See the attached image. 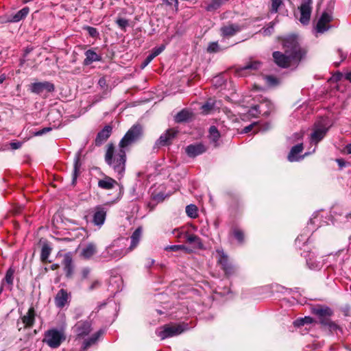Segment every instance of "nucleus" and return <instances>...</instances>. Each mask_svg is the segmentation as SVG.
Wrapping results in <instances>:
<instances>
[{"instance_id": "nucleus-5", "label": "nucleus", "mask_w": 351, "mask_h": 351, "mask_svg": "<svg viewBox=\"0 0 351 351\" xmlns=\"http://www.w3.org/2000/svg\"><path fill=\"white\" fill-rule=\"evenodd\" d=\"M330 126L325 118H321L315 122L313 132L311 134V141L315 144L321 141L328 131Z\"/></svg>"}, {"instance_id": "nucleus-56", "label": "nucleus", "mask_w": 351, "mask_h": 351, "mask_svg": "<svg viewBox=\"0 0 351 351\" xmlns=\"http://www.w3.org/2000/svg\"><path fill=\"white\" fill-rule=\"evenodd\" d=\"M52 130V128L51 127H45L37 132H35L34 135L35 136H42L43 134H45L46 133L50 132Z\"/></svg>"}, {"instance_id": "nucleus-9", "label": "nucleus", "mask_w": 351, "mask_h": 351, "mask_svg": "<svg viewBox=\"0 0 351 351\" xmlns=\"http://www.w3.org/2000/svg\"><path fill=\"white\" fill-rule=\"evenodd\" d=\"M187 328V324H166L158 331V336L165 339L180 335Z\"/></svg>"}, {"instance_id": "nucleus-19", "label": "nucleus", "mask_w": 351, "mask_h": 351, "mask_svg": "<svg viewBox=\"0 0 351 351\" xmlns=\"http://www.w3.org/2000/svg\"><path fill=\"white\" fill-rule=\"evenodd\" d=\"M71 295L66 289L59 290L54 298V303L57 308L62 309L70 302Z\"/></svg>"}, {"instance_id": "nucleus-54", "label": "nucleus", "mask_w": 351, "mask_h": 351, "mask_svg": "<svg viewBox=\"0 0 351 351\" xmlns=\"http://www.w3.org/2000/svg\"><path fill=\"white\" fill-rule=\"evenodd\" d=\"M183 248V245H168L165 247V250L166 251H171V252H177L181 249Z\"/></svg>"}, {"instance_id": "nucleus-60", "label": "nucleus", "mask_w": 351, "mask_h": 351, "mask_svg": "<svg viewBox=\"0 0 351 351\" xmlns=\"http://www.w3.org/2000/svg\"><path fill=\"white\" fill-rule=\"evenodd\" d=\"M100 285H101L100 281H99L98 280H95L91 283L88 289H89V291H93V290L99 287Z\"/></svg>"}, {"instance_id": "nucleus-34", "label": "nucleus", "mask_w": 351, "mask_h": 351, "mask_svg": "<svg viewBox=\"0 0 351 351\" xmlns=\"http://www.w3.org/2000/svg\"><path fill=\"white\" fill-rule=\"evenodd\" d=\"M129 251L128 249H118L115 250H112V249L110 247L106 248V253L110 255L111 258L114 259H119L123 257Z\"/></svg>"}, {"instance_id": "nucleus-59", "label": "nucleus", "mask_w": 351, "mask_h": 351, "mask_svg": "<svg viewBox=\"0 0 351 351\" xmlns=\"http://www.w3.org/2000/svg\"><path fill=\"white\" fill-rule=\"evenodd\" d=\"M154 58L153 56H151V54L149 53L147 57L144 60V61L143 62L142 64H141V67L142 68H144L147 65H148L151 62L152 60L154 59Z\"/></svg>"}, {"instance_id": "nucleus-37", "label": "nucleus", "mask_w": 351, "mask_h": 351, "mask_svg": "<svg viewBox=\"0 0 351 351\" xmlns=\"http://www.w3.org/2000/svg\"><path fill=\"white\" fill-rule=\"evenodd\" d=\"M228 0H212L211 2L207 5L206 10L213 11L219 8L221 5L226 3Z\"/></svg>"}, {"instance_id": "nucleus-13", "label": "nucleus", "mask_w": 351, "mask_h": 351, "mask_svg": "<svg viewBox=\"0 0 351 351\" xmlns=\"http://www.w3.org/2000/svg\"><path fill=\"white\" fill-rule=\"evenodd\" d=\"M216 252L219 254L217 263L221 266V269L227 276L232 275L234 273V268L229 261L228 256L222 249H217Z\"/></svg>"}, {"instance_id": "nucleus-62", "label": "nucleus", "mask_w": 351, "mask_h": 351, "mask_svg": "<svg viewBox=\"0 0 351 351\" xmlns=\"http://www.w3.org/2000/svg\"><path fill=\"white\" fill-rule=\"evenodd\" d=\"M306 239L305 237H304L303 235H300L298 236L295 241V245L299 247H300V244L301 243L303 242V241H304Z\"/></svg>"}, {"instance_id": "nucleus-42", "label": "nucleus", "mask_w": 351, "mask_h": 351, "mask_svg": "<svg viewBox=\"0 0 351 351\" xmlns=\"http://www.w3.org/2000/svg\"><path fill=\"white\" fill-rule=\"evenodd\" d=\"M209 136L212 141L217 142L219 137L220 133L215 126H210L209 128Z\"/></svg>"}, {"instance_id": "nucleus-35", "label": "nucleus", "mask_w": 351, "mask_h": 351, "mask_svg": "<svg viewBox=\"0 0 351 351\" xmlns=\"http://www.w3.org/2000/svg\"><path fill=\"white\" fill-rule=\"evenodd\" d=\"M321 325L324 328H327L330 333L337 330H342L341 328L335 322L332 321L330 318L326 321L323 320Z\"/></svg>"}, {"instance_id": "nucleus-50", "label": "nucleus", "mask_w": 351, "mask_h": 351, "mask_svg": "<svg viewBox=\"0 0 351 351\" xmlns=\"http://www.w3.org/2000/svg\"><path fill=\"white\" fill-rule=\"evenodd\" d=\"M265 79L269 85L276 86L278 84V78L273 75H266Z\"/></svg>"}, {"instance_id": "nucleus-47", "label": "nucleus", "mask_w": 351, "mask_h": 351, "mask_svg": "<svg viewBox=\"0 0 351 351\" xmlns=\"http://www.w3.org/2000/svg\"><path fill=\"white\" fill-rule=\"evenodd\" d=\"M274 22H270L267 27L263 28V34L265 36H270L274 32Z\"/></svg>"}, {"instance_id": "nucleus-23", "label": "nucleus", "mask_w": 351, "mask_h": 351, "mask_svg": "<svg viewBox=\"0 0 351 351\" xmlns=\"http://www.w3.org/2000/svg\"><path fill=\"white\" fill-rule=\"evenodd\" d=\"M241 30V27L239 24L230 23L223 25L220 28V34L223 38H230L234 36Z\"/></svg>"}, {"instance_id": "nucleus-4", "label": "nucleus", "mask_w": 351, "mask_h": 351, "mask_svg": "<svg viewBox=\"0 0 351 351\" xmlns=\"http://www.w3.org/2000/svg\"><path fill=\"white\" fill-rule=\"evenodd\" d=\"M66 339V336L63 328L60 329L53 328L45 332L43 342L51 348L56 349L59 348Z\"/></svg>"}, {"instance_id": "nucleus-7", "label": "nucleus", "mask_w": 351, "mask_h": 351, "mask_svg": "<svg viewBox=\"0 0 351 351\" xmlns=\"http://www.w3.org/2000/svg\"><path fill=\"white\" fill-rule=\"evenodd\" d=\"M28 90L34 94L47 97L49 93L55 90V85L49 81L36 82L28 86Z\"/></svg>"}, {"instance_id": "nucleus-11", "label": "nucleus", "mask_w": 351, "mask_h": 351, "mask_svg": "<svg viewBox=\"0 0 351 351\" xmlns=\"http://www.w3.org/2000/svg\"><path fill=\"white\" fill-rule=\"evenodd\" d=\"M76 339H83L92 330V322L90 320L78 321L73 327Z\"/></svg>"}, {"instance_id": "nucleus-20", "label": "nucleus", "mask_w": 351, "mask_h": 351, "mask_svg": "<svg viewBox=\"0 0 351 351\" xmlns=\"http://www.w3.org/2000/svg\"><path fill=\"white\" fill-rule=\"evenodd\" d=\"M263 63L258 60H250L245 64L243 66L238 69L237 72L240 75H247L252 73L262 66Z\"/></svg>"}, {"instance_id": "nucleus-63", "label": "nucleus", "mask_w": 351, "mask_h": 351, "mask_svg": "<svg viewBox=\"0 0 351 351\" xmlns=\"http://www.w3.org/2000/svg\"><path fill=\"white\" fill-rule=\"evenodd\" d=\"M336 162L341 169L346 167L348 164L343 158H337Z\"/></svg>"}, {"instance_id": "nucleus-39", "label": "nucleus", "mask_w": 351, "mask_h": 351, "mask_svg": "<svg viewBox=\"0 0 351 351\" xmlns=\"http://www.w3.org/2000/svg\"><path fill=\"white\" fill-rule=\"evenodd\" d=\"M186 213L189 217L192 219L197 218L198 217L197 207L195 204H192L186 206Z\"/></svg>"}, {"instance_id": "nucleus-40", "label": "nucleus", "mask_w": 351, "mask_h": 351, "mask_svg": "<svg viewBox=\"0 0 351 351\" xmlns=\"http://www.w3.org/2000/svg\"><path fill=\"white\" fill-rule=\"evenodd\" d=\"M232 234L233 237L237 240L238 243L240 244H243L244 243V232L242 230L234 228L232 230Z\"/></svg>"}, {"instance_id": "nucleus-52", "label": "nucleus", "mask_w": 351, "mask_h": 351, "mask_svg": "<svg viewBox=\"0 0 351 351\" xmlns=\"http://www.w3.org/2000/svg\"><path fill=\"white\" fill-rule=\"evenodd\" d=\"M337 53L341 58L340 61L339 62H334V65L335 67H338L340 64L344 60H346V57H347V55L346 53H344L343 52V51L341 49H337Z\"/></svg>"}, {"instance_id": "nucleus-49", "label": "nucleus", "mask_w": 351, "mask_h": 351, "mask_svg": "<svg viewBox=\"0 0 351 351\" xmlns=\"http://www.w3.org/2000/svg\"><path fill=\"white\" fill-rule=\"evenodd\" d=\"M165 45H161L159 47H154L152 50V52L150 53V54H151L152 56L155 58L157 56H158L160 53H162L165 50Z\"/></svg>"}, {"instance_id": "nucleus-16", "label": "nucleus", "mask_w": 351, "mask_h": 351, "mask_svg": "<svg viewBox=\"0 0 351 351\" xmlns=\"http://www.w3.org/2000/svg\"><path fill=\"white\" fill-rule=\"evenodd\" d=\"M62 265L63 266V270L64 271L66 278H71L73 276L75 270V265L71 252H67L63 255Z\"/></svg>"}, {"instance_id": "nucleus-64", "label": "nucleus", "mask_w": 351, "mask_h": 351, "mask_svg": "<svg viewBox=\"0 0 351 351\" xmlns=\"http://www.w3.org/2000/svg\"><path fill=\"white\" fill-rule=\"evenodd\" d=\"M343 77V75L340 71H337L334 75L333 78L336 82L340 81Z\"/></svg>"}, {"instance_id": "nucleus-32", "label": "nucleus", "mask_w": 351, "mask_h": 351, "mask_svg": "<svg viewBox=\"0 0 351 351\" xmlns=\"http://www.w3.org/2000/svg\"><path fill=\"white\" fill-rule=\"evenodd\" d=\"M142 234V228L141 227L137 228L134 232L132 233V236L130 237L131 239V244L129 247L128 250L129 251L132 250L134 248H135L141 239Z\"/></svg>"}, {"instance_id": "nucleus-57", "label": "nucleus", "mask_w": 351, "mask_h": 351, "mask_svg": "<svg viewBox=\"0 0 351 351\" xmlns=\"http://www.w3.org/2000/svg\"><path fill=\"white\" fill-rule=\"evenodd\" d=\"M52 130V128L51 127H45L37 132H35L34 135L35 136H42L43 134H45L46 133L50 132Z\"/></svg>"}, {"instance_id": "nucleus-29", "label": "nucleus", "mask_w": 351, "mask_h": 351, "mask_svg": "<svg viewBox=\"0 0 351 351\" xmlns=\"http://www.w3.org/2000/svg\"><path fill=\"white\" fill-rule=\"evenodd\" d=\"M303 150V145L302 143H299L291 149V151L288 155V160L290 162H294L298 161L302 158H304V156H298V155L300 154Z\"/></svg>"}, {"instance_id": "nucleus-26", "label": "nucleus", "mask_w": 351, "mask_h": 351, "mask_svg": "<svg viewBox=\"0 0 351 351\" xmlns=\"http://www.w3.org/2000/svg\"><path fill=\"white\" fill-rule=\"evenodd\" d=\"M81 167H82L81 151H78L74 157L73 170L72 172V180H71L72 185H75V184L77 182V179L80 174V170Z\"/></svg>"}, {"instance_id": "nucleus-41", "label": "nucleus", "mask_w": 351, "mask_h": 351, "mask_svg": "<svg viewBox=\"0 0 351 351\" xmlns=\"http://www.w3.org/2000/svg\"><path fill=\"white\" fill-rule=\"evenodd\" d=\"M51 252V247L45 243L43 245L41 249V253H40V259L42 261H46L47 258H49L50 254Z\"/></svg>"}, {"instance_id": "nucleus-27", "label": "nucleus", "mask_w": 351, "mask_h": 351, "mask_svg": "<svg viewBox=\"0 0 351 351\" xmlns=\"http://www.w3.org/2000/svg\"><path fill=\"white\" fill-rule=\"evenodd\" d=\"M97 252V245L89 243L84 246L80 252V256L85 260L90 259Z\"/></svg>"}, {"instance_id": "nucleus-21", "label": "nucleus", "mask_w": 351, "mask_h": 351, "mask_svg": "<svg viewBox=\"0 0 351 351\" xmlns=\"http://www.w3.org/2000/svg\"><path fill=\"white\" fill-rule=\"evenodd\" d=\"M112 132V127L110 125H105L101 130H100L95 139L94 144L97 147H100L110 136Z\"/></svg>"}, {"instance_id": "nucleus-30", "label": "nucleus", "mask_w": 351, "mask_h": 351, "mask_svg": "<svg viewBox=\"0 0 351 351\" xmlns=\"http://www.w3.org/2000/svg\"><path fill=\"white\" fill-rule=\"evenodd\" d=\"M117 184V182L109 176H105L104 179L98 181V186L105 190L113 189Z\"/></svg>"}, {"instance_id": "nucleus-43", "label": "nucleus", "mask_w": 351, "mask_h": 351, "mask_svg": "<svg viewBox=\"0 0 351 351\" xmlns=\"http://www.w3.org/2000/svg\"><path fill=\"white\" fill-rule=\"evenodd\" d=\"M261 106H259V105L252 106L248 111L249 115L253 117H258V115L262 113L263 110H261Z\"/></svg>"}, {"instance_id": "nucleus-8", "label": "nucleus", "mask_w": 351, "mask_h": 351, "mask_svg": "<svg viewBox=\"0 0 351 351\" xmlns=\"http://www.w3.org/2000/svg\"><path fill=\"white\" fill-rule=\"evenodd\" d=\"M272 57L275 64L280 68L287 69L293 64H298L300 61H298L291 55L276 51L272 53Z\"/></svg>"}, {"instance_id": "nucleus-1", "label": "nucleus", "mask_w": 351, "mask_h": 351, "mask_svg": "<svg viewBox=\"0 0 351 351\" xmlns=\"http://www.w3.org/2000/svg\"><path fill=\"white\" fill-rule=\"evenodd\" d=\"M126 151L120 147L118 149H116L112 143L107 145L104 160L109 167L117 174L118 178H122L125 173L127 158Z\"/></svg>"}, {"instance_id": "nucleus-22", "label": "nucleus", "mask_w": 351, "mask_h": 351, "mask_svg": "<svg viewBox=\"0 0 351 351\" xmlns=\"http://www.w3.org/2000/svg\"><path fill=\"white\" fill-rule=\"evenodd\" d=\"M29 8L28 7H24L19 11H18L15 14H12L9 16H6L5 19L2 21L4 23H18L21 20H23L26 18L27 14H29Z\"/></svg>"}, {"instance_id": "nucleus-44", "label": "nucleus", "mask_w": 351, "mask_h": 351, "mask_svg": "<svg viewBox=\"0 0 351 351\" xmlns=\"http://www.w3.org/2000/svg\"><path fill=\"white\" fill-rule=\"evenodd\" d=\"M83 29L86 30L88 35L92 38H96L99 36V33L95 27L86 25L83 27Z\"/></svg>"}, {"instance_id": "nucleus-58", "label": "nucleus", "mask_w": 351, "mask_h": 351, "mask_svg": "<svg viewBox=\"0 0 351 351\" xmlns=\"http://www.w3.org/2000/svg\"><path fill=\"white\" fill-rule=\"evenodd\" d=\"M164 199V194L161 193L152 195V199L156 201L157 203L162 202Z\"/></svg>"}, {"instance_id": "nucleus-2", "label": "nucleus", "mask_w": 351, "mask_h": 351, "mask_svg": "<svg viewBox=\"0 0 351 351\" xmlns=\"http://www.w3.org/2000/svg\"><path fill=\"white\" fill-rule=\"evenodd\" d=\"M282 46L285 53L291 55L298 61L303 60L306 55V50L300 47L295 35H290L282 40Z\"/></svg>"}, {"instance_id": "nucleus-48", "label": "nucleus", "mask_w": 351, "mask_h": 351, "mask_svg": "<svg viewBox=\"0 0 351 351\" xmlns=\"http://www.w3.org/2000/svg\"><path fill=\"white\" fill-rule=\"evenodd\" d=\"M282 4V0H271V9L272 13H276L278 11L280 6Z\"/></svg>"}, {"instance_id": "nucleus-14", "label": "nucleus", "mask_w": 351, "mask_h": 351, "mask_svg": "<svg viewBox=\"0 0 351 351\" xmlns=\"http://www.w3.org/2000/svg\"><path fill=\"white\" fill-rule=\"evenodd\" d=\"M313 0H302L301 5L299 7L300 12V21L303 25H307L309 23Z\"/></svg>"}, {"instance_id": "nucleus-51", "label": "nucleus", "mask_w": 351, "mask_h": 351, "mask_svg": "<svg viewBox=\"0 0 351 351\" xmlns=\"http://www.w3.org/2000/svg\"><path fill=\"white\" fill-rule=\"evenodd\" d=\"M186 241L189 243H200L201 239L199 237L195 234H189L186 237Z\"/></svg>"}, {"instance_id": "nucleus-36", "label": "nucleus", "mask_w": 351, "mask_h": 351, "mask_svg": "<svg viewBox=\"0 0 351 351\" xmlns=\"http://www.w3.org/2000/svg\"><path fill=\"white\" fill-rule=\"evenodd\" d=\"M315 322L314 319L310 316H306L303 318L297 319L293 322V325L295 327H300L305 324H310Z\"/></svg>"}, {"instance_id": "nucleus-38", "label": "nucleus", "mask_w": 351, "mask_h": 351, "mask_svg": "<svg viewBox=\"0 0 351 351\" xmlns=\"http://www.w3.org/2000/svg\"><path fill=\"white\" fill-rule=\"evenodd\" d=\"M15 273V269L10 267L6 271L5 276L3 278V281L5 282L8 285L12 286L14 281V274Z\"/></svg>"}, {"instance_id": "nucleus-45", "label": "nucleus", "mask_w": 351, "mask_h": 351, "mask_svg": "<svg viewBox=\"0 0 351 351\" xmlns=\"http://www.w3.org/2000/svg\"><path fill=\"white\" fill-rule=\"evenodd\" d=\"M116 24L121 30L125 31L126 27L129 25V21L124 18H118L116 20Z\"/></svg>"}, {"instance_id": "nucleus-61", "label": "nucleus", "mask_w": 351, "mask_h": 351, "mask_svg": "<svg viewBox=\"0 0 351 351\" xmlns=\"http://www.w3.org/2000/svg\"><path fill=\"white\" fill-rule=\"evenodd\" d=\"M256 124V123H253L246 127H245L243 130H242V132L241 133H243V134H246V133H248L252 131V130L253 129L254 126Z\"/></svg>"}, {"instance_id": "nucleus-24", "label": "nucleus", "mask_w": 351, "mask_h": 351, "mask_svg": "<svg viewBox=\"0 0 351 351\" xmlns=\"http://www.w3.org/2000/svg\"><path fill=\"white\" fill-rule=\"evenodd\" d=\"M332 19L331 15L327 12H324L319 19L318 20L316 25V30L319 33H324L330 28V25H327Z\"/></svg>"}, {"instance_id": "nucleus-15", "label": "nucleus", "mask_w": 351, "mask_h": 351, "mask_svg": "<svg viewBox=\"0 0 351 351\" xmlns=\"http://www.w3.org/2000/svg\"><path fill=\"white\" fill-rule=\"evenodd\" d=\"M90 213H92V222L94 225L101 227L104 223L106 218V209L99 205L93 208Z\"/></svg>"}, {"instance_id": "nucleus-33", "label": "nucleus", "mask_w": 351, "mask_h": 351, "mask_svg": "<svg viewBox=\"0 0 351 351\" xmlns=\"http://www.w3.org/2000/svg\"><path fill=\"white\" fill-rule=\"evenodd\" d=\"M258 105L259 106H261V109L263 110L262 114L265 117H268L271 112L274 110L273 104L267 99H263V101Z\"/></svg>"}, {"instance_id": "nucleus-18", "label": "nucleus", "mask_w": 351, "mask_h": 351, "mask_svg": "<svg viewBox=\"0 0 351 351\" xmlns=\"http://www.w3.org/2000/svg\"><path fill=\"white\" fill-rule=\"evenodd\" d=\"M207 147L202 143H196L189 145L185 148V152L190 158H195L199 155L205 153Z\"/></svg>"}, {"instance_id": "nucleus-25", "label": "nucleus", "mask_w": 351, "mask_h": 351, "mask_svg": "<svg viewBox=\"0 0 351 351\" xmlns=\"http://www.w3.org/2000/svg\"><path fill=\"white\" fill-rule=\"evenodd\" d=\"M194 114L193 111L188 108H184L178 112L174 117L176 123H188L193 120Z\"/></svg>"}, {"instance_id": "nucleus-12", "label": "nucleus", "mask_w": 351, "mask_h": 351, "mask_svg": "<svg viewBox=\"0 0 351 351\" xmlns=\"http://www.w3.org/2000/svg\"><path fill=\"white\" fill-rule=\"evenodd\" d=\"M36 311L33 306H31L27 313L21 317V322L18 320L16 326L20 331L22 328H31L35 323Z\"/></svg>"}, {"instance_id": "nucleus-46", "label": "nucleus", "mask_w": 351, "mask_h": 351, "mask_svg": "<svg viewBox=\"0 0 351 351\" xmlns=\"http://www.w3.org/2000/svg\"><path fill=\"white\" fill-rule=\"evenodd\" d=\"M221 51L219 45L217 42H212L209 43L207 47V51L208 53H217Z\"/></svg>"}, {"instance_id": "nucleus-28", "label": "nucleus", "mask_w": 351, "mask_h": 351, "mask_svg": "<svg viewBox=\"0 0 351 351\" xmlns=\"http://www.w3.org/2000/svg\"><path fill=\"white\" fill-rule=\"evenodd\" d=\"M85 59L83 64L84 65H90L94 62H99L102 58L100 55L97 54L93 49H88L85 51Z\"/></svg>"}, {"instance_id": "nucleus-53", "label": "nucleus", "mask_w": 351, "mask_h": 351, "mask_svg": "<svg viewBox=\"0 0 351 351\" xmlns=\"http://www.w3.org/2000/svg\"><path fill=\"white\" fill-rule=\"evenodd\" d=\"M80 274L82 280H86L89 277L90 269L89 267H84L82 269Z\"/></svg>"}, {"instance_id": "nucleus-55", "label": "nucleus", "mask_w": 351, "mask_h": 351, "mask_svg": "<svg viewBox=\"0 0 351 351\" xmlns=\"http://www.w3.org/2000/svg\"><path fill=\"white\" fill-rule=\"evenodd\" d=\"M74 319H80L84 314V311L82 308L77 307L74 309Z\"/></svg>"}, {"instance_id": "nucleus-31", "label": "nucleus", "mask_w": 351, "mask_h": 351, "mask_svg": "<svg viewBox=\"0 0 351 351\" xmlns=\"http://www.w3.org/2000/svg\"><path fill=\"white\" fill-rule=\"evenodd\" d=\"M103 334H104V330L100 329L97 332L94 333L90 337L85 339L82 344V349L86 350L90 346L95 344L99 339V337Z\"/></svg>"}, {"instance_id": "nucleus-10", "label": "nucleus", "mask_w": 351, "mask_h": 351, "mask_svg": "<svg viewBox=\"0 0 351 351\" xmlns=\"http://www.w3.org/2000/svg\"><path fill=\"white\" fill-rule=\"evenodd\" d=\"M309 241V238L303 243V246L305 247L301 255L306 258V265L311 269L319 270L322 268V265L320 261L316 260L315 253L308 250L306 243Z\"/></svg>"}, {"instance_id": "nucleus-3", "label": "nucleus", "mask_w": 351, "mask_h": 351, "mask_svg": "<svg viewBox=\"0 0 351 351\" xmlns=\"http://www.w3.org/2000/svg\"><path fill=\"white\" fill-rule=\"evenodd\" d=\"M143 136V128L139 124L133 125L119 143V147L128 149V147L139 141Z\"/></svg>"}, {"instance_id": "nucleus-17", "label": "nucleus", "mask_w": 351, "mask_h": 351, "mask_svg": "<svg viewBox=\"0 0 351 351\" xmlns=\"http://www.w3.org/2000/svg\"><path fill=\"white\" fill-rule=\"evenodd\" d=\"M311 313L317 317L320 324H322L323 320L326 321L330 319L333 315V311L330 307L322 305L313 307L311 310Z\"/></svg>"}, {"instance_id": "nucleus-6", "label": "nucleus", "mask_w": 351, "mask_h": 351, "mask_svg": "<svg viewBox=\"0 0 351 351\" xmlns=\"http://www.w3.org/2000/svg\"><path fill=\"white\" fill-rule=\"evenodd\" d=\"M178 132V130L175 128H169L165 130L156 141L153 146V150H158L160 147H169L172 145Z\"/></svg>"}]
</instances>
